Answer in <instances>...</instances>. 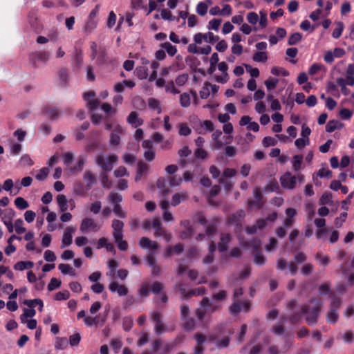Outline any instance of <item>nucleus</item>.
<instances>
[{
  "instance_id": "obj_1",
  "label": "nucleus",
  "mask_w": 354,
  "mask_h": 354,
  "mask_svg": "<svg viewBox=\"0 0 354 354\" xmlns=\"http://www.w3.org/2000/svg\"><path fill=\"white\" fill-rule=\"evenodd\" d=\"M118 157L115 154H111L106 162L102 155H98L95 158V163L101 167L102 172L100 174L101 183L103 187L110 188V182L108 172L111 171L113 165L117 163Z\"/></svg>"
},
{
  "instance_id": "obj_2",
  "label": "nucleus",
  "mask_w": 354,
  "mask_h": 354,
  "mask_svg": "<svg viewBox=\"0 0 354 354\" xmlns=\"http://www.w3.org/2000/svg\"><path fill=\"white\" fill-rule=\"evenodd\" d=\"M322 302L319 299H311L301 308V314L306 316V322L309 326L317 324L322 310Z\"/></svg>"
},
{
  "instance_id": "obj_3",
  "label": "nucleus",
  "mask_w": 354,
  "mask_h": 354,
  "mask_svg": "<svg viewBox=\"0 0 354 354\" xmlns=\"http://www.w3.org/2000/svg\"><path fill=\"white\" fill-rule=\"evenodd\" d=\"M124 226V223L120 220L114 219L112 221V234L114 238L115 243L117 244L118 249L121 251H126L128 249L127 241L123 240Z\"/></svg>"
},
{
  "instance_id": "obj_4",
  "label": "nucleus",
  "mask_w": 354,
  "mask_h": 354,
  "mask_svg": "<svg viewBox=\"0 0 354 354\" xmlns=\"http://www.w3.org/2000/svg\"><path fill=\"white\" fill-rule=\"evenodd\" d=\"M224 328V324H221L217 327L214 333H212L208 335V340L209 342H215L216 346L218 348H227L230 344V339L228 336L223 337L221 339H217L218 335L223 333V330Z\"/></svg>"
},
{
  "instance_id": "obj_5",
  "label": "nucleus",
  "mask_w": 354,
  "mask_h": 354,
  "mask_svg": "<svg viewBox=\"0 0 354 354\" xmlns=\"http://www.w3.org/2000/svg\"><path fill=\"white\" fill-rule=\"evenodd\" d=\"M80 231L82 233H87L90 230L95 232L100 229V226L91 218H84L80 224Z\"/></svg>"
},
{
  "instance_id": "obj_6",
  "label": "nucleus",
  "mask_w": 354,
  "mask_h": 354,
  "mask_svg": "<svg viewBox=\"0 0 354 354\" xmlns=\"http://www.w3.org/2000/svg\"><path fill=\"white\" fill-rule=\"evenodd\" d=\"M49 56L48 51L32 52L29 55V62L34 68H37L38 62H46L49 59Z\"/></svg>"
},
{
  "instance_id": "obj_7",
  "label": "nucleus",
  "mask_w": 354,
  "mask_h": 354,
  "mask_svg": "<svg viewBox=\"0 0 354 354\" xmlns=\"http://www.w3.org/2000/svg\"><path fill=\"white\" fill-rule=\"evenodd\" d=\"M281 185L283 188L292 189L297 184V178L292 176L290 171H286L280 178Z\"/></svg>"
},
{
  "instance_id": "obj_8",
  "label": "nucleus",
  "mask_w": 354,
  "mask_h": 354,
  "mask_svg": "<svg viewBox=\"0 0 354 354\" xmlns=\"http://www.w3.org/2000/svg\"><path fill=\"white\" fill-rule=\"evenodd\" d=\"M218 69L222 72L221 75H215L214 79L218 83L225 84L229 80V75L227 73L228 66L224 62H220L218 64Z\"/></svg>"
},
{
  "instance_id": "obj_9",
  "label": "nucleus",
  "mask_w": 354,
  "mask_h": 354,
  "mask_svg": "<svg viewBox=\"0 0 354 354\" xmlns=\"http://www.w3.org/2000/svg\"><path fill=\"white\" fill-rule=\"evenodd\" d=\"M232 236L229 233L222 232L220 234V241L218 243V250L221 253L225 252L227 250V247L230 241H232Z\"/></svg>"
},
{
  "instance_id": "obj_10",
  "label": "nucleus",
  "mask_w": 354,
  "mask_h": 354,
  "mask_svg": "<svg viewBox=\"0 0 354 354\" xmlns=\"http://www.w3.org/2000/svg\"><path fill=\"white\" fill-rule=\"evenodd\" d=\"M123 133V129L120 124H117L110 135V145L118 146L120 142V135Z\"/></svg>"
},
{
  "instance_id": "obj_11",
  "label": "nucleus",
  "mask_w": 354,
  "mask_h": 354,
  "mask_svg": "<svg viewBox=\"0 0 354 354\" xmlns=\"http://www.w3.org/2000/svg\"><path fill=\"white\" fill-rule=\"evenodd\" d=\"M15 211L10 209L7 210V212L5 214L4 216L1 218L3 224L6 226L8 232L10 233L13 232L14 226L12 223V219L15 216Z\"/></svg>"
},
{
  "instance_id": "obj_12",
  "label": "nucleus",
  "mask_w": 354,
  "mask_h": 354,
  "mask_svg": "<svg viewBox=\"0 0 354 354\" xmlns=\"http://www.w3.org/2000/svg\"><path fill=\"white\" fill-rule=\"evenodd\" d=\"M75 228L73 227H67L65 230L62 237V248L68 246L72 243L73 236L72 234L75 232Z\"/></svg>"
},
{
  "instance_id": "obj_13",
  "label": "nucleus",
  "mask_w": 354,
  "mask_h": 354,
  "mask_svg": "<svg viewBox=\"0 0 354 354\" xmlns=\"http://www.w3.org/2000/svg\"><path fill=\"white\" fill-rule=\"evenodd\" d=\"M109 288L111 292H117L119 296H125L128 293V288L124 285H120L118 282H111Z\"/></svg>"
},
{
  "instance_id": "obj_14",
  "label": "nucleus",
  "mask_w": 354,
  "mask_h": 354,
  "mask_svg": "<svg viewBox=\"0 0 354 354\" xmlns=\"http://www.w3.org/2000/svg\"><path fill=\"white\" fill-rule=\"evenodd\" d=\"M42 113L49 117L51 120L57 119L60 113L57 107L51 106L50 105H46L42 108Z\"/></svg>"
},
{
  "instance_id": "obj_15",
  "label": "nucleus",
  "mask_w": 354,
  "mask_h": 354,
  "mask_svg": "<svg viewBox=\"0 0 354 354\" xmlns=\"http://www.w3.org/2000/svg\"><path fill=\"white\" fill-rule=\"evenodd\" d=\"M139 245L143 249L157 250L159 248L157 242L151 241L147 237H142L140 239Z\"/></svg>"
},
{
  "instance_id": "obj_16",
  "label": "nucleus",
  "mask_w": 354,
  "mask_h": 354,
  "mask_svg": "<svg viewBox=\"0 0 354 354\" xmlns=\"http://www.w3.org/2000/svg\"><path fill=\"white\" fill-rule=\"evenodd\" d=\"M127 121L134 128H137L143 124V120L138 118V114L136 111H132L127 117Z\"/></svg>"
},
{
  "instance_id": "obj_17",
  "label": "nucleus",
  "mask_w": 354,
  "mask_h": 354,
  "mask_svg": "<svg viewBox=\"0 0 354 354\" xmlns=\"http://www.w3.org/2000/svg\"><path fill=\"white\" fill-rule=\"evenodd\" d=\"M83 180L86 182L85 189L90 190L92 185L96 182L95 175L90 171H86L83 175Z\"/></svg>"
},
{
  "instance_id": "obj_18",
  "label": "nucleus",
  "mask_w": 354,
  "mask_h": 354,
  "mask_svg": "<svg viewBox=\"0 0 354 354\" xmlns=\"http://www.w3.org/2000/svg\"><path fill=\"white\" fill-rule=\"evenodd\" d=\"M57 202L61 212H65L68 209V201L65 195H58L57 196Z\"/></svg>"
},
{
  "instance_id": "obj_19",
  "label": "nucleus",
  "mask_w": 354,
  "mask_h": 354,
  "mask_svg": "<svg viewBox=\"0 0 354 354\" xmlns=\"http://www.w3.org/2000/svg\"><path fill=\"white\" fill-rule=\"evenodd\" d=\"M342 127V124L336 120H330L328 122L326 125V131L328 133L333 132L337 129H340Z\"/></svg>"
},
{
  "instance_id": "obj_20",
  "label": "nucleus",
  "mask_w": 354,
  "mask_h": 354,
  "mask_svg": "<svg viewBox=\"0 0 354 354\" xmlns=\"http://www.w3.org/2000/svg\"><path fill=\"white\" fill-rule=\"evenodd\" d=\"M152 226L155 229L154 236L156 237L161 236L162 234L165 232L163 230L159 218H154L152 221Z\"/></svg>"
},
{
  "instance_id": "obj_21",
  "label": "nucleus",
  "mask_w": 354,
  "mask_h": 354,
  "mask_svg": "<svg viewBox=\"0 0 354 354\" xmlns=\"http://www.w3.org/2000/svg\"><path fill=\"white\" fill-rule=\"evenodd\" d=\"M34 266V263L32 261H19L15 266L14 268L17 270H24L26 269H30Z\"/></svg>"
},
{
  "instance_id": "obj_22",
  "label": "nucleus",
  "mask_w": 354,
  "mask_h": 354,
  "mask_svg": "<svg viewBox=\"0 0 354 354\" xmlns=\"http://www.w3.org/2000/svg\"><path fill=\"white\" fill-rule=\"evenodd\" d=\"M242 310V302L234 301L229 308L230 313L233 315H238Z\"/></svg>"
},
{
  "instance_id": "obj_23",
  "label": "nucleus",
  "mask_w": 354,
  "mask_h": 354,
  "mask_svg": "<svg viewBox=\"0 0 354 354\" xmlns=\"http://www.w3.org/2000/svg\"><path fill=\"white\" fill-rule=\"evenodd\" d=\"M136 75L140 80H145L148 77V68L145 66H138L135 71Z\"/></svg>"
},
{
  "instance_id": "obj_24",
  "label": "nucleus",
  "mask_w": 354,
  "mask_h": 354,
  "mask_svg": "<svg viewBox=\"0 0 354 354\" xmlns=\"http://www.w3.org/2000/svg\"><path fill=\"white\" fill-rule=\"evenodd\" d=\"M339 314L337 310L330 309L327 313L326 320L328 323L335 324L338 319Z\"/></svg>"
},
{
  "instance_id": "obj_25",
  "label": "nucleus",
  "mask_w": 354,
  "mask_h": 354,
  "mask_svg": "<svg viewBox=\"0 0 354 354\" xmlns=\"http://www.w3.org/2000/svg\"><path fill=\"white\" fill-rule=\"evenodd\" d=\"M187 197V196L185 194L176 193L173 196L171 204L172 206H177L181 202L185 201Z\"/></svg>"
},
{
  "instance_id": "obj_26",
  "label": "nucleus",
  "mask_w": 354,
  "mask_h": 354,
  "mask_svg": "<svg viewBox=\"0 0 354 354\" xmlns=\"http://www.w3.org/2000/svg\"><path fill=\"white\" fill-rule=\"evenodd\" d=\"M68 339L66 337H57L55 343V348L57 350H62L68 346Z\"/></svg>"
},
{
  "instance_id": "obj_27",
  "label": "nucleus",
  "mask_w": 354,
  "mask_h": 354,
  "mask_svg": "<svg viewBox=\"0 0 354 354\" xmlns=\"http://www.w3.org/2000/svg\"><path fill=\"white\" fill-rule=\"evenodd\" d=\"M218 227V220L214 219L207 225L205 230V234L207 236L213 235L216 233Z\"/></svg>"
},
{
  "instance_id": "obj_28",
  "label": "nucleus",
  "mask_w": 354,
  "mask_h": 354,
  "mask_svg": "<svg viewBox=\"0 0 354 354\" xmlns=\"http://www.w3.org/2000/svg\"><path fill=\"white\" fill-rule=\"evenodd\" d=\"M303 161L302 155H295L292 158V163L294 171H299L301 168V164Z\"/></svg>"
},
{
  "instance_id": "obj_29",
  "label": "nucleus",
  "mask_w": 354,
  "mask_h": 354,
  "mask_svg": "<svg viewBox=\"0 0 354 354\" xmlns=\"http://www.w3.org/2000/svg\"><path fill=\"white\" fill-rule=\"evenodd\" d=\"M35 314L36 311L34 308H24L23 314L20 315L21 322L22 323H26L27 317H32L35 315Z\"/></svg>"
},
{
  "instance_id": "obj_30",
  "label": "nucleus",
  "mask_w": 354,
  "mask_h": 354,
  "mask_svg": "<svg viewBox=\"0 0 354 354\" xmlns=\"http://www.w3.org/2000/svg\"><path fill=\"white\" fill-rule=\"evenodd\" d=\"M160 46L167 50V53L170 56H174L177 53V48L176 46H173L169 42L167 41L161 44Z\"/></svg>"
},
{
  "instance_id": "obj_31",
  "label": "nucleus",
  "mask_w": 354,
  "mask_h": 354,
  "mask_svg": "<svg viewBox=\"0 0 354 354\" xmlns=\"http://www.w3.org/2000/svg\"><path fill=\"white\" fill-rule=\"evenodd\" d=\"M330 298L331 299L332 301H331V304H330V309H336V310H338L339 308L341 306V304H342V301L340 299V298L337 297L335 292H331L330 293Z\"/></svg>"
},
{
  "instance_id": "obj_32",
  "label": "nucleus",
  "mask_w": 354,
  "mask_h": 354,
  "mask_svg": "<svg viewBox=\"0 0 354 354\" xmlns=\"http://www.w3.org/2000/svg\"><path fill=\"white\" fill-rule=\"evenodd\" d=\"M336 26L337 27L333 30L332 32V37L335 39H338L342 34L344 25L343 22L338 21L336 23Z\"/></svg>"
},
{
  "instance_id": "obj_33",
  "label": "nucleus",
  "mask_w": 354,
  "mask_h": 354,
  "mask_svg": "<svg viewBox=\"0 0 354 354\" xmlns=\"http://www.w3.org/2000/svg\"><path fill=\"white\" fill-rule=\"evenodd\" d=\"M148 106L151 109L157 110L158 114L162 112L159 101L153 97H151L148 100Z\"/></svg>"
},
{
  "instance_id": "obj_34",
  "label": "nucleus",
  "mask_w": 354,
  "mask_h": 354,
  "mask_svg": "<svg viewBox=\"0 0 354 354\" xmlns=\"http://www.w3.org/2000/svg\"><path fill=\"white\" fill-rule=\"evenodd\" d=\"M108 200L115 205V204H120L122 201V196L117 192H111L108 196Z\"/></svg>"
},
{
  "instance_id": "obj_35",
  "label": "nucleus",
  "mask_w": 354,
  "mask_h": 354,
  "mask_svg": "<svg viewBox=\"0 0 354 354\" xmlns=\"http://www.w3.org/2000/svg\"><path fill=\"white\" fill-rule=\"evenodd\" d=\"M15 205L21 210L25 209L29 207L28 203L22 197L16 198L15 200Z\"/></svg>"
},
{
  "instance_id": "obj_36",
  "label": "nucleus",
  "mask_w": 354,
  "mask_h": 354,
  "mask_svg": "<svg viewBox=\"0 0 354 354\" xmlns=\"http://www.w3.org/2000/svg\"><path fill=\"white\" fill-rule=\"evenodd\" d=\"M252 59L257 62H266L268 59V56L266 52L259 51L254 54Z\"/></svg>"
},
{
  "instance_id": "obj_37",
  "label": "nucleus",
  "mask_w": 354,
  "mask_h": 354,
  "mask_svg": "<svg viewBox=\"0 0 354 354\" xmlns=\"http://www.w3.org/2000/svg\"><path fill=\"white\" fill-rule=\"evenodd\" d=\"M180 104L183 107H188L191 104V98L189 94L183 93L180 96Z\"/></svg>"
},
{
  "instance_id": "obj_38",
  "label": "nucleus",
  "mask_w": 354,
  "mask_h": 354,
  "mask_svg": "<svg viewBox=\"0 0 354 354\" xmlns=\"http://www.w3.org/2000/svg\"><path fill=\"white\" fill-rule=\"evenodd\" d=\"M330 282H326L322 283L319 287V292L321 295H328L329 297L330 296V293L333 292L330 290Z\"/></svg>"
},
{
  "instance_id": "obj_39",
  "label": "nucleus",
  "mask_w": 354,
  "mask_h": 354,
  "mask_svg": "<svg viewBox=\"0 0 354 354\" xmlns=\"http://www.w3.org/2000/svg\"><path fill=\"white\" fill-rule=\"evenodd\" d=\"M302 38V35L299 32H295L290 35L288 38V44L290 46L297 44L299 41H301Z\"/></svg>"
},
{
  "instance_id": "obj_40",
  "label": "nucleus",
  "mask_w": 354,
  "mask_h": 354,
  "mask_svg": "<svg viewBox=\"0 0 354 354\" xmlns=\"http://www.w3.org/2000/svg\"><path fill=\"white\" fill-rule=\"evenodd\" d=\"M209 85H210V83L208 82H205L204 83L203 86L201 88V89L199 92V94H200V97L202 99H207L209 96L210 92H209Z\"/></svg>"
},
{
  "instance_id": "obj_41",
  "label": "nucleus",
  "mask_w": 354,
  "mask_h": 354,
  "mask_svg": "<svg viewBox=\"0 0 354 354\" xmlns=\"http://www.w3.org/2000/svg\"><path fill=\"white\" fill-rule=\"evenodd\" d=\"M192 133L191 129L187 126L186 123L179 124V131L178 133L180 136H187Z\"/></svg>"
},
{
  "instance_id": "obj_42",
  "label": "nucleus",
  "mask_w": 354,
  "mask_h": 354,
  "mask_svg": "<svg viewBox=\"0 0 354 354\" xmlns=\"http://www.w3.org/2000/svg\"><path fill=\"white\" fill-rule=\"evenodd\" d=\"M96 27L97 22L93 19H89V20L86 23L84 29L85 32L91 33L96 28Z\"/></svg>"
},
{
  "instance_id": "obj_43",
  "label": "nucleus",
  "mask_w": 354,
  "mask_h": 354,
  "mask_svg": "<svg viewBox=\"0 0 354 354\" xmlns=\"http://www.w3.org/2000/svg\"><path fill=\"white\" fill-rule=\"evenodd\" d=\"M208 6L204 2H200L196 6V12L201 16H204L207 12Z\"/></svg>"
},
{
  "instance_id": "obj_44",
  "label": "nucleus",
  "mask_w": 354,
  "mask_h": 354,
  "mask_svg": "<svg viewBox=\"0 0 354 354\" xmlns=\"http://www.w3.org/2000/svg\"><path fill=\"white\" fill-rule=\"evenodd\" d=\"M114 175L117 178H120L123 176H129V174L126 167L124 166H120L114 171Z\"/></svg>"
},
{
  "instance_id": "obj_45",
  "label": "nucleus",
  "mask_w": 354,
  "mask_h": 354,
  "mask_svg": "<svg viewBox=\"0 0 354 354\" xmlns=\"http://www.w3.org/2000/svg\"><path fill=\"white\" fill-rule=\"evenodd\" d=\"M81 340V335L79 333H75L69 337V344L71 346H77Z\"/></svg>"
},
{
  "instance_id": "obj_46",
  "label": "nucleus",
  "mask_w": 354,
  "mask_h": 354,
  "mask_svg": "<svg viewBox=\"0 0 354 354\" xmlns=\"http://www.w3.org/2000/svg\"><path fill=\"white\" fill-rule=\"evenodd\" d=\"M113 212L117 216L121 218H125L127 216V212L122 210L120 204H115L114 205Z\"/></svg>"
},
{
  "instance_id": "obj_47",
  "label": "nucleus",
  "mask_w": 354,
  "mask_h": 354,
  "mask_svg": "<svg viewBox=\"0 0 354 354\" xmlns=\"http://www.w3.org/2000/svg\"><path fill=\"white\" fill-rule=\"evenodd\" d=\"M222 20L221 19H212L207 26L208 29L218 30L220 25L221 24Z\"/></svg>"
},
{
  "instance_id": "obj_48",
  "label": "nucleus",
  "mask_w": 354,
  "mask_h": 354,
  "mask_svg": "<svg viewBox=\"0 0 354 354\" xmlns=\"http://www.w3.org/2000/svg\"><path fill=\"white\" fill-rule=\"evenodd\" d=\"M62 282L57 278H52L50 283L48 285V291H53V290L60 287Z\"/></svg>"
},
{
  "instance_id": "obj_49",
  "label": "nucleus",
  "mask_w": 354,
  "mask_h": 354,
  "mask_svg": "<svg viewBox=\"0 0 354 354\" xmlns=\"http://www.w3.org/2000/svg\"><path fill=\"white\" fill-rule=\"evenodd\" d=\"M271 73L272 75H277V76H279L280 75H282L284 77L289 75V72L287 70H286L283 68H279V67H273L271 69Z\"/></svg>"
},
{
  "instance_id": "obj_50",
  "label": "nucleus",
  "mask_w": 354,
  "mask_h": 354,
  "mask_svg": "<svg viewBox=\"0 0 354 354\" xmlns=\"http://www.w3.org/2000/svg\"><path fill=\"white\" fill-rule=\"evenodd\" d=\"M206 290L205 287L194 288L188 291V295H189V297L195 295H203L205 294Z\"/></svg>"
},
{
  "instance_id": "obj_51",
  "label": "nucleus",
  "mask_w": 354,
  "mask_h": 354,
  "mask_svg": "<svg viewBox=\"0 0 354 354\" xmlns=\"http://www.w3.org/2000/svg\"><path fill=\"white\" fill-rule=\"evenodd\" d=\"M138 295L141 298H146L149 295V286L146 283H142L139 288Z\"/></svg>"
},
{
  "instance_id": "obj_52",
  "label": "nucleus",
  "mask_w": 354,
  "mask_h": 354,
  "mask_svg": "<svg viewBox=\"0 0 354 354\" xmlns=\"http://www.w3.org/2000/svg\"><path fill=\"white\" fill-rule=\"evenodd\" d=\"M259 15H260V19H259V25L262 28H266L268 24L267 12L265 10H260Z\"/></svg>"
},
{
  "instance_id": "obj_53",
  "label": "nucleus",
  "mask_w": 354,
  "mask_h": 354,
  "mask_svg": "<svg viewBox=\"0 0 354 354\" xmlns=\"http://www.w3.org/2000/svg\"><path fill=\"white\" fill-rule=\"evenodd\" d=\"M84 324L87 326H91L93 325H97L99 323V316L93 317H86L84 319Z\"/></svg>"
},
{
  "instance_id": "obj_54",
  "label": "nucleus",
  "mask_w": 354,
  "mask_h": 354,
  "mask_svg": "<svg viewBox=\"0 0 354 354\" xmlns=\"http://www.w3.org/2000/svg\"><path fill=\"white\" fill-rule=\"evenodd\" d=\"M332 203V194L330 192H324L320 198L322 205H328Z\"/></svg>"
},
{
  "instance_id": "obj_55",
  "label": "nucleus",
  "mask_w": 354,
  "mask_h": 354,
  "mask_svg": "<svg viewBox=\"0 0 354 354\" xmlns=\"http://www.w3.org/2000/svg\"><path fill=\"white\" fill-rule=\"evenodd\" d=\"M86 191L87 190L85 189V187H84L81 183H77L74 186V192L78 196H84Z\"/></svg>"
},
{
  "instance_id": "obj_56",
  "label": "nucleus",
  "mask_w": 354,
  "mask_h": 354,
  "mask_svg": "<svg viewBox=\"0 0 354 354\" xmlns=\"http://www.w3.org/2000/svg\"><path fill=\"white\" fill-rule=\"evenodd\" d=\"M48 173V169L47 167H43L39 170V173L36 174L35 178L38 180H44L47 178Z\"/></svg>"
},
{
  "instance_id": "obj_57",
  "label": "nucleus",
  "mask_w": 354,
  "mask_h": 354,
  "mask_svg": "<svg viewBox=\"0 0 354 354\" xmlns=\"http://www.w3.org/2000/svg\"><path fill=\"white\" fill-rule=\"evenodd\" d=\"M317 176L320 178H331L333 176L332 171L330 170H329L328 169H325V168L320 169L317 171Z\"/></svg>"
},
{
  "instance_id": "obj_58",
  "label": "nucleus",
  "mask_w": 354,
  "mask_h": 354,
  "mask_svg": "<svg viewBox=\"0 0 354 354\" xmlns=\"http://www.w3.org/2000/svg\"><path fill=\"white\" fill-rule=\"evenodd\" d=\"M302 315H304L301 314V311L300 313H294V314L290 315L288 317V320L292 324H296L300 322Z\"/></svg>"
},
{
  "instance_id": "obj_59",
  "label": "nucleus",
  "mask_w": 354,
  "mask_h": 354,
  "mask_svg": "<svg viewBox=\"0 0 354 354\" xmlns=\"http://www.w3.org/2000/svg\"><path fill=\"white\" fill-rule=\"evenodd\" d=\"M106 56V50L104 47H100L98 49L97 60L100 64L104 63Z\"/></svg>"
},
{
  "instance_id": "obj_60",
  "label": "nucleus",
  "mask_w": 354,
  "mask_h": 354,
  "mask_svg": "<svg viewBox=\"0 0 354 354\" xmlns=\"http://www.w3.org/2000/svg\"><path fill=\"white\" fill-rule=\"evenodd\" d=\"M23 221L21 218H19L15 221V232L18 234H21L26 232V228L22 226Z\"/></svg>"
},
{
  "instance_id": "obj_61",
  "label": "nucleus",
  "mask_w": 354,
  "mask_h": 354,
  "mask_svg": "<svg viewBox=\"0 0 354 354\" xmlns=\"http://www.w3.org/2000/svg\"><path fill=\"white\" fill-rule=\"evenodd\" d=\"M184 322L183 328L187 330H190L194 328L195 322L193 318L187 317L186 320H183Z\"/></svg>"
},
{
  "instance_id": "obj_62",
  "label": "nucleus",
  "mask_w": 354,
  "mask_h": 354,
  "mask_svg": "<svg viewBox=\"0 0 354 354\" xmlns=\"http://www.w3.org/2000/svg\"><path fill=\"white\" fill-rule=\"evenodd\" d=\"M247 20L250 24L255 25L259 21V16L254 12H248L247 15Z\"/></svg>"
},
{
  "instance_id": "obj_63",
  "label": "nucleus",
  "mask_w": 354,
  "mask_h": 354,
  "mask_svg": "<svg viewBox=\"0 0 354 354\" xmlns=\"http://www.w3.org/2000/svg\"><path fill=\"white\" fill-rule=\"evenodd\" d=\"M20 164L23 166H32L33 165L34 162L29 155L25 154L22 156L20 159Z\"/></svg>"
},
{
  "instance_id": "obj_64",
  "label": "nucleus",
  "mask_w": 354,
  "mask_h": 354,
  "mask_svg": "<svg viewBox=\"0 0 354 354\" xmlns=\"http://www.w3.org/2000/svg\"><path fill=\"white\" fill-rule=\"evenodd\" d=\"M163 288V285L158 281H155L151 284V291L155 295L159 294L162 291Z\"/></svg>"
}]
</instances>
